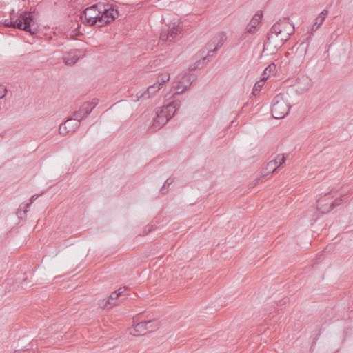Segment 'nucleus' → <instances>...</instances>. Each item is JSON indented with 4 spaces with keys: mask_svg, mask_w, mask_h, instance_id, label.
Wrapping results in <instances>:
<instances>
[{
    "mask_svg": "<svg viewBox=\"0 0 353 353\" xmlns=\"http://www.w3.org/2000/svg\"><path fill=\"white\" fill-rule=\"evenodd\" d=\"M119 12L113 6L99 3L87 8L81 14L82 22L88 26L102 27L115 20Z\"/></svg>",
    "mask_w": 353,
    "mask_h": 353,
    "instance_id": "obj_1",
    "label": "nucleus"
},
{
    "mask_svg": "<svg viewBox=\"0 0 353 353\" xmlns=\"http://www.w3.org/2000/svg\"><path fill=\"white\" fill-rule=\"evenodd\" d=\"M3 24L6 27L17 28L30 32L32 35L36 34L39 32L37 25L34 21L32 12H21L19 14L17 19L14 20L11 17L10 20L5 19Z\"/></svg>",
    "mask_w": 353,
    "mask_h": 353,
    "instance_id": "obj_2",
    "label": "nucleus"
},
{
    "mask_svg": "<svg viewBox=\"0 0 353 353\" xmlns=\"http://www.w3.org/2000/svg\"><path fill=\"white\" fill-rule=\"evenodd\" d=\"M290 105L284 99L283 94L276 95L272 102L271 113L276 119H283L289 112Z\"/></svg>",
    "mask_w": 353,
    "mask_h": 353,
    "instance_id": "obj_3",
    "label": "nucleus"
},
{
    "mask_svg": "<svg viewBox=\"0 0 353 353\" xmlns=\"http://www.w3.org/2000/svg\"><path fill=\"white\" fill-rule=\"evenodd\" d=\"M283 42L279 37V35L272 31V27L270 28L269 32L267 34V39L263 44V51H270V53H274L283 45Z\"/></svg>",
    "mask_w": 353,
    "mask_h": 353,
    "instance_id": "obj_4",
    "label": "nucleus"
},
{
    "mask_svg": "<svg viewBox=\"0 0 353 353\" xmlns=\"http://www.w3.org/2000/svg\"><path fill=\"white\" fill-rule=\"evenodd\" d=\"M97 104V103L94 101L83 103L79 110L73 112L71 118L74 120V121H77L80 123L81 120H83L91 113Z\"/></svg>",
    "mask_w": 353,
    "mask_h": 353,
    "instance_id": "obj_5",
    "label": "nucleus"
},
{
    "mask_svg": "<svg viewBox=\"0 0 353 353\" xmlns=\"http://www.w3.org/2000/svg\"><path fill=\"white\" fill-rule=\"evenodd\" d=\"M83 56V53L81 50H72L63 54V61L67 65H73Z\"/></svg>",
    "mask_w": 353,
    "mask_h": 353,
    "instance_id": "obj_6",
    "label": "nucleus"
},
{
    "mask_svg": "<svg viewBox=\"0 0 353 353\" xmlns=\"http://www.w3.org/2000/svg\"><path fill=\"white\" fill-rule=\"evenodd\" d=\"M161 88L155 83L153 85L149 86L146 91L137 92L136 99L133 100L134 101H138L140 99H150V97H153Z\"/></svg>",
    "mask_w": 353,
    "mask_h": 353,
    "instance_id": "obj_7",
    "label": "nucleus"
},
{
    "mask_svg": "<svg viewBox=\"0 0 353 353\" xmlns=\"http://www.w3.org/2000/svg\"><path fill=\"white\" fill-rule=\"evenodd\" d=\"M170 120L166 112L163 111L161 108L159 111L157 112L156 117L153 119V127L155 129H160Z\"/></svg>",
    "mask_w": 353,
    "mask_h": 353,
    "instance_id": "obj_8",
    "label": "nucleus"
},
{
    "mask_svg": "<svg viewBox=\"0 0 353 353\" xmlns=\"http://www.w3.org/2000/svg\"><path fill=\"white\" fill-rule=\"evenodd\" d=\"M73 119L70 117L68 118L63 123L61 124L59 128V134L61 135H66L69 132H74L79 128V121H74L72 126H67L70 124V121Z\"/></svg>",
    "mask_w": 353,
    "mask_h": 353,
    "instance_id": "obj_9",
    "label": "nucleus"
},
{
    "mask_svg": "<svg viewBox=\"0 0 353 353\" xmlns=\"http://www.w3.org/2000/svg\"><path fill=\"white\" fill-rule=\"evenodd\" d=\"M155 320L144 321L137 323L130 333L134 335H144L148 332V325L154 324Z\"/></svg>",
    "mask_w": 353,
    "mask_h": 353,
    "instance_id": "obj_10",
    "label": "nucleus"
},
{
    "mask_svg": "<svg viewBox=\"0 0 353 353\" xmlns=\"http://www.w3.org/2000/svg\"><path fill=\"white\" fill-rule=\"evenodd\" d=\"M226 39V34L224 32H220L216 35L210 43L207 44L206 48H211L214 46L216 50H219V48L223 46Z\"/></svg>",
    "mask_w": 353,
    "mask_h": 353,
    "instance_id": "obj_11",
    "label": "nucleus"
},
{
    "mask_svg": "<svg viewBox=\"0 0 353 353\" xmlns=\"http://www.w3.org/2000/svg\"><path fill=\"white\" fill-rule=\"evenodd\" d=\"M322 200H318L316 202V208L319 211H320L322 214L327 213L330 212L332 210L335 208L337 206L341 205L344 200L341 198H339L335 199L330 205L329 208H323V205H322Z\"/></svg>",
    "mask_w": 353,
    "mask_h": 353,
    "instance_id": "obj_12",
    "label": "nucleus"
},
{
    "mask_svg": "<svg viewBox=\"0 0 353 353\" xmlns=\"http://www.w3.org/2000/svg\"><path fill=\"white\" fill-rule=\"evenodd\" d=\"M180 106L181 101L179 100H174L173 101L169 103L168 105L163 106L161 108L163 110V111L166 112V114L170 119L172 117L174 116Z\"/></svg>",
    "mask_w": 353,
    "mask_h": 353,
    "instance_id": "obj_13",
    "label": "nucleus"
},
{
    "mask_svg": "<svg viewBox=\"0 0 353 353\" xmlns=\"http://www.w3.org/2000/svg\"><path fill=\"white\" fill-rule=\"evenodd\" d=\"M262 17H263L262 12L256 13L246 28L247 32L250 34L254 33L256 31V28L258 24L259 23L260 21L261 20Z\"/></svg>",
    "mask_w": 353,
    "mask_h": 353,
    "instance_id": "obj_14",
    "label": "nucleus"
},
{
    "mask_svg": "<svg viewBox=\"0 0 353 353\" xmlns=\"http://www.w3.org/2000/svg\"><path fill=\"white\" fill-rule=\"evenodd\" d=\"M276 23H279L281 30L283 32L289 33L290 37L294 32V26L290 23L288 18L279 19Z\"/></svg>",
    "mask_w": 353,
    "mask_h": 353,
    "instance_id": "obj_15",
    "label": "nucleus"
},
{
    "mask_svg": "<svg viewBox=\"0 0 353 353\" xmlns=\"http://www.w3.org/2000/svg\"><path fill=\"white\" fill-rule=\"evenodd\" d=\"M193 81H194V79L193 80L191 79V75L190 74H184L182 77L181 80L179 81V82L180 84H181V87H183V89L181 91L177 90L176 92V94H180L185 90H187V88L190 86V85ZM179 88H180V87H179V85H178L177 90H179Z\"/></svg>",
    "mask_w": 353,
    "mask_h": 353,
    "instance_id": "obj_16",
    "label": "nucleus"
},
{
    "mask_svg": "<svg viewBox=\"0 0 353 353\" xmlns=\"http://www.w3.org/2000/svg\"><path fill=\"white\" fill-rule=\"evenodd\" d=\"M328 14V10L327 9H324L319 14V16L315 19V21L314 24L312 25V27L311 28L312 31H316L318 30V28L320 27L321 24H323V21H325L326 17Z\"/></svg>",
    "mask_w": 353,
    "mask_h": 353,
    "instance_id": "obj_17",
    "label": "nucleus"
},
{
    "mask_svg": "<svg viewBox=\"0 0 353 353\" xmlns=\"http://www.w3.org/2000/svg\"><path fill=\"white\" fill-rule=\"evenodd\" d=\"M169 32L170 42H174L178 39L181 33V28L179 26H174L172 28H168Z\"/></svg>",
    "mask_w": 353,
    "mask_h": 353,
    "instance_id": "obj_18",
    "label": "nucleus"
},
{
    "mask_svg": "<svg viewBox=\"0 0 353 353\" xmlns=\"http://www.w3.org/2000/svg\"><path fill=\"white\" fill-rule=\"evenodd\" d=\"M121 296V292L117 291H114L110 295L109 299L106 301L104 305V308H112L113 305L117 304V298Z\"/></svg>",
    "mask_w": 353,
    "mask_h": 353,
    "instance_id": "obj_19",
    "label": "nucleus"
},
{
    "mask_svg": "<svg viewBox=\"0 0 353 353\" xmlns=\"http://www.w3.org/2000/svg\"><path fill=\"white\" fill-rule=\"evenodd\" d=\"M279 23H274L272 26V31L276 32L279 37L282 40L283 43H285V41H287L289 39V33L283 32L281 29L280 28Z\"/></svg>",
    "mask_w": 353,
    "mask_h": 353,
    "instance_id": "obj_20",
    "label": "nucleus"
},
{
    "mask_svg": "<svg viewBox=\"0 0 353 353\" xmlns=\"http://www.w3.org/2000/svg\"><path fill=\"white\" fill-rule=\"evenodd\" d=\"M39 194H34L32 195L30 198V202L28 203H22L20 205L19 210L17 212V214L19 216L21 215V211L23 210V214H26V212L28 211L29 207L31 205V204L39 197Z\"/></svg>",
    "mask_w": 353,
    "mask_h": 353,
    "instance_id": "obj_21",
    "label": "nucleus"
},
{
    "mask_svg": "<svg viewBox=\"0 0 353 353\" xmlns=\"http://www.w3.org/2000/svg\"><path fill=\"white\" fill-rule=\"evenodd\" d=\"M170 74L164 73L161 74L158 77L157 81L156 83L159 85L161 88L170 80Z\"/></svg>",
    "mask_w": 353,
    "mask_h": 353,
    "instance_id": "obj_22",
    "label": "nucleus"
},
{
    "mask_svg": "<svg viewBox=\"0 0 353 353\" xmlns=\"http://www.w3.org/2000/svg\"><path fill=\"white\" fill-rule=\"evenodd\" d=\"M276 65L274 63L270 64L263 71V73L262 74L263 79H266L268 78L269 75L274 72L276 70Z\"/></svg>",
    "mask_w": 353,
    "mask_h": 353,
    "instance_id": "obj_23",
    "label": "nucleus"
},
{
    "mask_svg": "<svg viewBox=\"0 0 353 353\" xmlns=\"http://www.w3.org/2000/svg\"><path fill=\"white\" fill-rule=\"evenodd\" d=\"M277 168L276 161H274L273 160L269 161L266 166L268 174L274 172Z\"/></svg>",
    "mask_w": 353,
    "mask_h": 353,
    "instance_id": "obj_24",
    "label": "nucleus"
},
{
    "mask_svg": "<svg viewBox=\"0 0 353 353\" xmlns=\"http://www.w3.org/2000/svg\"><path fill=\"white\" fill-rule=\"evenodd\" d=\"M218 50H216L215 47L212 50H208L207 56L203 58V61H205L207 60V62L210 61V59H212L216 54Z\"/></svg>",
    "mask_w": 353,
    "mask_h": 353,
    "instance_id": "obj_25",
    "label": "nucleus"
},
{
    "mask_svg": "<svg viewBox=\"0 0 353 353\" xmlns=\"http://www.w3.org/2000/svg\"><path fill=\"white\" fill-rule=\"evenodd\" d=\"M160 41H170L169 32L167 29H164L161 30L160 34Z\"/></svg>",
    "mask_w": 353,
    "mask_h": 353,
    "instance_id": "obj_26",
    "label": "nucleus"
},
{
    "mask_svg": "<svg viewBox=\"0 0 353 353\" xmlns=\"http://www.w3.org/2000/svg\"><path fill=\"white\" fill-rule=\"evenodd\" d=\"M285 160H286V159L283 154H278L276 157L275 159H274L273 161H276V165H277V167L279 168V166L282 165L285 162Z\"/></svg>",
    "mask_w": 353,
    "mask_h": 353,
    "instance_id": "obj_27",
    "label": "nucleus"
},
{
    "mask_svg": "<svg viewBox=\"0 0 353 353\" xmlns=\"http://www.w3.org/2000/svg\"><path fill=\"white\" fill-rule=\"evenodd\" d=\"M263 85V83L262 81H257L254 85L252 94H256V92H259L261 90Z\"/></svg>",
    "mask_w": 353,
    "mask_h": 353,
    "instance_id": "obj_28",
    "label": "nucleus"
},
{
    "mask_svg": "<svg viewBox=\"0 0 353 353\" xmlns=\"http://www.w3.org/2000/svg\"><path fill=\"white\" fill-rule=\"evenodd\" d=\"M159 327V323L158 322L155 320V323L154 324H148V332H152L153 330H155L157 329H158Z\"/></svg>",
    "mask_w": 353,
    "mask_h": 353,
    "instance_id": "obj_29",
    "label": "nucleus"
},
{
    "mask_svg": "<svg viewBox=\"0 0 353 353\" xmlns=\"http://www.w3.org/2000/svg\"><path fill=\"white\" fill-rule=\"evenodd\" d=\"M7 92V90L5 87L0 85V99H3Z\"/></svg>",
    "mask_w": 353,
    "mask_h": 353,
    "instance_id": "obj_30",
    "label": "nucleus"
},
{
    "mask_svg": "<svg viewBox=\"0 0 353 353\" xmlns=\"http://www.w3.org/2000/svg\"><path fill=\"white\" fill-rule=\"evenodd\" d=\"M168 187L169 186H167V185H165V183L163 185V186L161 187V192L163 194H165L167 192H168Z\"/></svg>",
    "mask_w": 353,
    "mask_h": 353,
    "instance_id": "obj_31",
    "label": "nucleus"
},
{
    "mask_svg": "<svg viewBox=\"0 0 353 353\" xmlns=\"http://www.w3.org/2000/svg\"><path fill=\"white\" fill-rule=\"evenodd\" d=\"M174 179L172 178V177H170L168 179H166V181H165V184L167 185V186H170L171 184H172V183L174 182Z\"/></svg>",
    "mask_w": 353,
    "mask_h": 353,
    "instance_id": "obj_32",
    "label": "nucleus"
},
{
    "mask_svg": "<svg viewBox=\"0 0 353 353\" xmlns=\"http://www.w3.org/2000/svg\"><path fill=\"white\" fill-rule=\"evenodd\" d=\"M264 178V176H262L261 177H259V178H256L255 180H254V185H256L257 183H259V181L261 180H262Z\"/></svg>",
    "mask_w": 353,
    "mask_h": 353,
    "instance_id": "obj_33",
    "label": "nucleus"
},
{
    "mask_svg": "<svg viewBox=\"0 0 353 353\" xmlns=\"http://www.w3.org/2000/svg\"><path fill=\"white\" fill-rule=\"evenodd\" d=\"M320 200H322V201H322V205H323V208H329V207H330V205H328V203H325V200H323V199H321Z\"/></svg>",
    "mask_w": 353,
    "mask_h": 353,
    "instance_id": "obj_34",
    "label": "nucleus"
},
{
    "mask_svg": "<svg viewBox=\"0 0 353 353\" xmlns=\"http://www.w3.org/2000/svg\"><path fill=\"white\" fill-rule=\"evenodd\" d=\"M125 288H119L117 291V292H121V296L122 295V294L123 293V292L125 291Z\"/></svg>",
    "mask_w": 353,
    "mask_h": 353,
    "instance_id": "obj_35",
    "label": "nucleus"
},
{
    "mask_svg": "<svg viewBox=\"0 0 353 353\" xmlns=\"http://www.w3.org/2000/svg\"><path fill=\"white\" fill-rule=\"evenodd\" d=\"M14 353H26V350H17L14 352Z\"/></svg>",
    "mask_w": 353,
    "mask_h": 353,
    "instance_id": "obj_36",
    "label": "nucleus"
},
{
    "mask_svg": "<svg viewBox=\"0 0 353 353\" xmlns=\"http://www.w3.org/2000/svg\"><path fill=\"white\" fill-rule=\"evenodd\" d=\"M74 120L70 121V124H67V126H72V124L74 123Z\"/></svg>",
    "mask_w": 353,
    "mask_h": 353,
    "instance_id": "obj_37",
    "label": "nucleus"
},
{
    "mask_svg": "<svg viewBox=\"0 0 353 353\" xmlns=\"http://www.w3.org/2000/svg\"><path fill=\"white\" fill-rule=\"evenodd\" d=\"M327 248H328V247L325 248V249L324 250V251H323V252H326V250H327Z\"/></svg>",
    "mask_w": 353,
    "mask_h": 353,
    "instance_id": "obj_38",
    "label": "nucleus"
},
{
    "mask_svg": "<svg viewBox=\"0 0 353 353\" xmlns=\"http://www.w3.org/2000/svg\"><path fill=\"white\" fill-rule=\"evenodd\" d=\"M314 343H315V341H313L312 347L314 346Z\"/></svg>",
    "mask_w": 353,
    "mask_h": 353,
    "instance_id": "obj_39",
    "label": "nucleus"
},
{
    "mask_svg": "<svg viewBox=\"0 0 353 353\" xmlns=\"http://www.w3.org/2000/svg\"><path fill=\"white\" fill-rule=\"evenodd\" d=\"M14 10H13L12 11L11 14H14Z\"/></svg>",
    "mask_w": 353,
    "mask_h": 353,
    "instance_id": "obj_40",
    "label": "nucleus"
},
{
    "mask_svg": "<svg viewBox=\"0 0 353 353\" xmlns=\"http://www.w3.org/2000/svg\"><path fill=\"white\" fill-rule=\"evenodd\" d=\"M26 353H27V351L26 350Z\"/></svg>",
    "mask_w": 353,
    "mask_h": 353,
    "instance_id": "obj_41",
    "label": "nucleus"
}]
</instances>
